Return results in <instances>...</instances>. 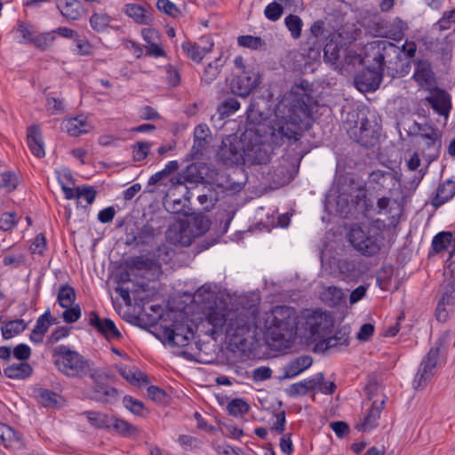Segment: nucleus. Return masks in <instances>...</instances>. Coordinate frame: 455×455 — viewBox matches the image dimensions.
<instances>
[{"label": "nucleus", "instance_id": "obj_14", "mask_svg": "<svg viewBox=\"0 0 455 455\" xmlns=\"http://www.w3.org/2000/svg\"><path fill=\"white\" fill-rule=\"evenodd\" d=\"M231 311L218 305L208 307L205 322L212 325V329L208 331L212 336L222 331L224 325L228 323V314Z\"/></svg>", "mask_w": 455, "mask_h": 455}, {"label": "nucleus", "instance_id": "obj_54", "mask_svg": "<svg viewBox=\"0 0 455 455\" xmlns=\"http://www.w3.org/2000/svg\"><path fill=\"white\" fill-rule=\"evenodd\" d=\"M197 200L204 211L210 212L218 201V198L213 190L208 189L207 193L199 195Z\"/></svg>", "mask_w": 455, "mask_h": 455}, {"label": "nucleus", "instance_id": "obj_11", "mask_svg": "<svg viewBox=\"0 0 455 455\" xmlns=\"http://www.w3.org/2000/svg\"><path fill=\"white\" fill-rule=\"evenodd\" d=\"M261 83V77L259 72L254 69H244L235 75L230 82L231 92L236 96L246 98Z\"/></svg>", "mask_w": 455, "mask_h": 455}, {"label": "nucleus", "instance_id": "obj_24", "mask_svg": "<svg viewBox=\"0 0 455 455\" xmlns=\"http://www.w3.org/2000/svg\"><path fill=\"white\" fill-rule=\"evenodd\" d=\"M204 167L201 164L193 163L186 167L182 172L175 178L173 183L186 184V183H200L204 180V173L203 172Z\"/></svg>", "mask_w": 455, "mask_h": 455}, {"label": "nucleus", "instance_id": "obj_18", "mask_svg": "<svg viewBox=\"0 0 455 455\" xmlns=\"http://www.w3.org/2000/svg\"><path fill=\"white\" fill-rule=\"evenodd\" d=\"M0 444L13 451H20L25 447L21 435L4 423H0Z\"/></svg>", "mask_w": 455, "mask_h": 455}, {"label": "nucleus", "instance_id": "obj_25", "mask_svg": "<svg viewBox=\"0 0 455 455\" xmlns=\"http://www.w3.org/2000/svg\"><path fill=\"white\" fill-rule=\"evenodd\" d=\"M427 100L438 115L448 116L451 103V97L446 92L438 90L430 97H427Z\"/></svg>", "mask_w": 455, "mask_h": 455}, {"label": "nucleus", "instance_id": "obj_8", "mask_svg": "<svg viewBox=\"0 0 455 455\" xmlns=\"http://www.w3.org/2000/svg\"><path fill=\"white\" fill-rule=\"evenodd\" d=\"M442 343L436 342L423 357L412 381L415 389H423L436 373Z\"/></svg>", "mask_w": 455, "mask_h": 455}, {"label": "nucleus", "instance_id": "obj_64", "mask_svg": "<svg viewBox=\"0 0 455 455\" xmlns=\"http://www.w3.org/2000/svg\"><path fill=\"white\" fill-rule=\"evenodd\" d=\"M81 316V308L78 304L72 305L62 313L63 320L68 323H76Z\"/></svg>", "mask_w": 455, "mask_h": 455}, {"label": "nucleus", "instance_id": "obj_49", "mask_svg": "<svg viewBox=\"0 0 455 455\" xmlns=\"http://www.w3.org/2000/svg\"><path fill=\"white\" fill-rule=\"evenodd\" d=\"M84 414L92 426L98 428H110V418L101 412L85 411Z\"/></svg>", "mask_w": 455, "mask_h": 455}, {"label": "nucleus", "instance_id": "obj_47", "mask_svg": "<svg viewBox=\"0 0 455 455\" xmlns=\"http://www.w3.org/2000/svg\"><path fill=\"white\" fill-rule=\"evenodd\" d=\"M55 323H57V319L52 315L50 309H47L37 318L34 329L42 335H45L50 326Z\"/></svg>", "mask_w": 455, "mask_h": 455}, {"label": "nucleus", "instance_id": "obj_17", "mask_svg": "<svg viewBox=\"0 0 455 455\" xmlns=\"http://www.w3.org/2000/svg\"><path fill=\"white\" fill-rule=\"evenodd\" d=\"M243 147L240 141H230L229 139L222 141L218 151L219 158L227 165L239 164L243 159Z\"/></svg>", "mask_w": 455, "mask_h": 455}, {"label": "nucleus", "instance_id": "obj_26", "mask_svg": "<svg viewBox=\"0 0 455 455\" xmlns=\"http://www.w3.org/2000/svg\"><path fill=\"white\" fill-rule=\"evenodd\" d=\"M62 125L63 129L72 137L87 133L92 129V125L87 122V117L83 115L65 120Z\"/></svg>", "mask_w": 455, "mask_h": 455}, {"label": "nucleus", "instance_id": "obj_38", "mask_svg": "<svg viewBox=\"0 0 455 455\" xmlns=\"http://www.w3.org/2000/svg\"><path fill=\"white\" fill-rule=\"evenodd\" d=\"M195 299L197 303L204 304V307L208 309L211 305H217V294L213 291L209 285H203L200 287L195 294Z\"/></svg>", "mask_w": 455, "mask_h": 455}, {"label": "nucleus", "instance_id": "obj_52", "mask_svg": "<svg viewBox=\"0 0 455 455\" xmlns=\"http://www.w3.org/2000/svg\"><path fill=\"white\" fill-rule=\"evenodd\" d=\"M284 23L293 38L297 39L300 36L303 22L299 16L290 14L285 18Z\"/></svg>", "mask_w": 455, "mask_h": 455}, {"label": "nucleus", "instance_id": "obj_4", "mask_svg": "<svg viewBox=\"0 0 455 455\" xmlns=\"http://www.w3.org/2000/svg\"><path fill=\"white\" fill-rule=\"evenodd\" d=\"M53 363L60 372L73 379H83L93 369V363L68 346L60 345L52 349Z\"/></svg>", "mask_w": 455, "mask_h": 455}, {"label": "nucleus", "instance_id": "obj_63", "mask_svg": "<svg viewBox=\"0 0 455 455\" xmlns=\"http://www.w3.org/2000/svg\"><path fill=\"white\" fill-rule=\"evenodd\" d=\"M150 144L148 142L139 141L133 145V159L137 162L142 161L148 156Z\"/></svg>", "mask_w": 455, "mask_h": 455}, {"label": "nucleus", "instance_id": "obj_9", "mask_svg": "<svg viewBox=\"0 0 455 455\" xmlns=\"http://www.w3.org/2000/svg\"><path fill=\"white\" fill-rule=\"evenodd\" d=\"M88 376L93 385L90 398L104 403H113L118 399V390L107 383L108 375L99 368H93Z\"/></svg>", "mask_w": 455, "mask_h": 455}, {"label": "nucleus", "instance_id": "obj_7", "mask_svg": "<svg viewBox=\"0 0 455 455\" xmlns=\"http://www.w3.org/2000/svg\"><path fill=\"white\" fill-rule=\"evenodd\" d=\"M303 318L305 330L310 332L315 341L331 334L333 331V317L326 311L306 310Z\"/></svg>", "mask_w": 455, "mask_h": 455}, {"label": "nucleus", "instance_id": "obj_33", "mask_svg": "<svg viewBox=\"0 0 455 455\" xmlns=\"http://www.w3.org/2000/svg\"><path fill=\"white\" fill-rule=\"evenodd\" d=\"M413 76L415 80L422 86L432 85L434 80L433 71L427 62L419 60L417 62Z\"/></svg>", "mask_w": 455, "mask_h": 455}, {"label": "nucleus", "instance_id": "obj_56", "mask_svg": "<svg viewBox=\"0 0 455 455\" xmlns=\"http://www.w3.org/2000/svg\"><path fill=\"white\" fill-rule=\"evenodd\" d=\"M17 31L22 37L20 43L32 44V40L36 36L32 25L19 21L17 24Z\"/></svg>", "mask_w": 455, "mask_h": 455}, {"label": "nucleus", "instance_id": "obj_35", "mask_svg": "<svg viewBox=\"0 0 455 455\" xmlns=\"http://www.w3.org/2000/svg\"><path fill=\"white\" fill-rule=\"evenodd\" d=\"M32 371V367L28 363L21 362L9 365L4 371L9 379H21L29 377Z\"/></svg>", "mask_w": 455, "mask_h": 455}, {"label": "nucleus", "instance_id": "obj_16", "mask_svg": "<svg viewBox=\"0 0 455 455\" xmlns=\"http://www.w3.org/2000/svg\"><path fill=\"white\" fill-rule=\"evenodd\" d=\"M340 346H348V334L342 330L337 331L333 335L331 333L315 341L314 351L324 354Z\"/></svg>", "mask_w": 455, "mask_h": 455}, {"label": "nucleus", "instance_id": "obj_32", "mask_svg": "<svg viewBox=\"0 0 455 455\" xmlns=\"http://www.w3.org/2000/svg\"><path fill=\"white\" fill-rule=\"evenodd\" d=\"M119 374L132 385L141 386L149 383V378L147 374L137 368L127 366L121 367L118 370Z\"/></svg>", "mask_w": 455, "mask_h": 455}, {"label": "nucleus", "instance_id": "obj_58", "mask_svg": "<svg viewBox=\"0 0 455 455\" xmlns=\"http://www.w3.org/2000/svg\"><path fill=\"white\" fill-rule=\"evenodd\" d=\"M124 407L135 415H141L144 411V403L131 395H125L123 400Z\"/></svg>", "mask_w": 455, "mask_h": 455}, {"label": "nucleus", "instance_id": "obj_41", "mask_svg": "<svg viewBox=\"0 0 455 455\" xmlns=\"http://www.w3.org/2000/svg\"><path fill=\"white\" fill-rule=\"evenodd\" d=\"M76 299V291L73 287L68 284H63L60 287L57 300L63 308L71 307Z\"/></svg>", "mask_w": 455, "mask_h": 455}, {"label": "nucleus", "instance_id": "obj_3", "mask_svg": "<svg viewBox=\"0 0 455 455\" xmlns=\"http://www.w3.org/2000/svg\"><path fill=\"white\" fill-rule=\"evenodd\" d=\"M400 50L394 43L377 40L370 44L366 60L370 66L358 73L354 79L355 86L362 92L376 91L382 81L387 63L391 64V57H399Z\"/></svg>", "mask_w": 455, "mask_h": 455}, {"label": "nucleus", "instance_id": "obj_43", "mask_svg": "<svg viewBox=\"0 0 455 455\" xmlns=\"http://www.w3.org/2000/svg\"><path fill=\"white\" fill-rule=\"evenodd\" d=\"M179 169V163L176 160L170 161L163 170L156 172L149 178L148 185H156L168 178L172 172Z\"/></svg>", "mask_w": 455, "mask_h": 455}, {"label": "nucleus", "instance_id": "obj_36", "mask_svg": "<svg viewBox=\"0 0 455 455\" xmlns=\"http://www.w3.org/2000/svg\"><path fill=\"white\" fill-rule=\"evenodd\" d=\"M27 328V323L23 319H16L6 322L1 328L2 335L4 339H9L15 335L21 333Z\"/></svg>", "mask_w": 455, "mask_h": 455}, {"label": "nucleus", "instance_id": "obj_46", "mask_svg": "<svg viewBox=\"0 0 455 455\" xmlns=\"http://www.w3.org/2000/svg\"><path fill=\"white\" fill-rule=\"evenodd\" d=\"M271 179L275 186H283L291 180V174L287 166L280 164L271 172Z\"/></svg>", "mask_w": 455, "mask_h": 455}, {"label": "nucleus", "instance_id": "obj_15", "mask_svg": "<svg viewBox=\"0 0 455 455\" xmlns=\"http://www.w3.org/2000/svg\"><path fill=\"white\" fill-rule=\"evenodd\" d=\"M89 324L108 340L117 339L121 337L115 323L108 318H100L95 311L89 314Z\"/></svg>", "mask_w": 455, "mask_h": 455}, {"label": "nucleus", "instance_id": "obj_60", "mask_svg": "<svg viewBox=\"0 0 455 455\" xmlns=\"http://www.w3.org/2000/svg\"><path fill=\"white\" fill-rule=\"evenodd\" d=\"M399 48V50L401 51L400 52V55L399 57H395L394 55L391 57V63H393V61L396 64L398 61H402V57H403V54L405 55L407 57V59H411L412 58L414 55H415V52H416V44L414 42H405L402 48H400L399 46H397Z\"/></svg>", "mask_w": 455, "mask_h": 455}, {"label": "nucleus", "instance_id": "obj_21", "mask_svg": "<svg viewBox=\"0 0 455 455\" xmlns=\"http://www.w3.org/2000/svg\"><path fill=\"white\" fill-rule=\"evenodd\" d=\"M156 230L154 227L149 224H144L140 228L133 230L131 228L126 234V243L129 245H140L148 244L155 237Z\"/></svg>", "mask_w": 455, "mask_h": 455}, {"label": "nucleus", "instance_id": "obj_51", "mask_svg": "<svg viewBox=\"0 0 455 455\" xmlns=\"http://www.w3.org/2000/svg\"><path fill=\"white\" fill-rule=\"evenodd\" d=\"M90 25L92 28L98 32L101 33L104 32L108 27L109 26V23L111 21V19L108 15L103 14V13H93L90 18Z\"/></svg>", "mask_w": 455, "mask_h": 455}, {"label": "nucleus", "instance_id": "obj_40", "mask_svg": "<svg viewBox=\"0 0 455 455\" xmlns=\"http://www.w3.org/2000/svg\"><path fill=\"white\" fill-rule=\"evenodd\" d=\"M342 298V290L335 286H328L321 293L322 300L330 307L339 305Z\"/></svg>", "mask_w": 455, "mask_h": 455}, {"label": "nucleus", "instance_id": "obj_37", "mask_svg": "<svg viewBox=\"0 0 455 455\" xmlns=\"http://www.w3.org/2000/svg\"><path fill=\"white\" fill-rule=\"evenodd\" d=\"M225 60L222 57L216 58L213 62L209 63L202 76V82L210 84L219 76L221 68L225 64Z\"/></svg>", "mask_w": 455, "mask_h": 455}, {"label": "nucleus", "instance_id": "obj_42", "mask_svg": "<svg viewBox=\"0 0 455 455\" xmlns=\"http://www.w3.org/2000/svg\"><path fill=\"white\" fill-rule=\"evenodd\" d=\"M453 235L451 232L442 231L435 235L432 240V248L435 252H441L451 243L453 244Z\"/></svg>", "mask_w": 455, "mask_h": 455}, {"label": "nucleus", "instance_id": "obj_5", "mask_svg": "<svg viewBox=\"0 0 455 455\" xmlns=\"http://www.w3.org/2000/svg\"><path fill=\"white\" fill-rule=\"evenodd\" d=\"M352 246L362 255L371 257L377 255L383 245L384 235L375 227H353L348 234Z\"/></svg>", "mask_w": 455, "mask_h": 455}, {"label": "nucleus", "instance_id": "obj_19", "mask_svg": "<svg viewBox=\"0 0 455 455\" xmlns=\"http://www.w3.org/2000/svg\"><path fill=\"white\" fill-rule=\"evenodd\" d=\"M441 291L442 297L435 309V317L439 322L444 323L448 320L450 313L452 311L455 288L445 286L444 289L441 288Z\"/></svg>", "mask_w": 455, "mask_h": 455}, {"label": "nucleus", "instance_id": "obj_22", "mask_svg": "<svg viewBox=\"0 0 455 455\" xmlns=\"http://www.w3.org/2000/svg\"><path fill=\"white\" fill-rule=\"evenodd\" d=\"M385 399L380 401H373L371 408L368 410L366 415L361 423L356 425V428L359 431L366 432L373 429L378 426V420L380 417V412L384 408Z\"/></svg>", "mask_w": 455, "mask_h": 455}, {"label": "nucleus", "instance_id": "obj_50", "mask_svg": "<svg viewBox=\"0 0 455 455\" xmlns=\"http://www.w3.org/2000/svg\"><path fill=\"white\" fill-rule=\"evenodd\" d=\"M240 108V102L235 98L223 100L218 107V113L221 118L228 117Z\"/></svg>", "mask_w": 455, "mask_h": 455}, {"label": "nucleus", "instance_id": "obj_45", "mask_svg": "<svg viewBox=\"0 0 455 455\" xmlns=\"http://www.w3.org/2000/svg\"><path fill=\"white\" fill-rule=\"evenodd\" d=\"M110 427H113L116 433L124 436H130L137 433V429L134 426L124 419L115 417L110 418Z\"/></svg>", "mask_w": 455, "mask_h": 455}, {"label": "nucleus", "instance_id": "obj_6", "mask_svg": "<svg viewBox=\"0 0 455 455\" xmlns=\"http://www.w3.org/2000/svg\"><path fill=\"white\" fill-rule=\"evenodd\" d=\"M252 326L253 320L247 310L231 311L228 314V323L225 329L226 335L232 345L236 347H243Z\"/></svg>", "mask_w": 455, "mask_h": 455}, {"label": "nucleus", "instance_id": "obj_1", "mask_svg": "<svg viewBox=\"0 0 455 455\" xmlns=\"http://www.w3.org/2000/svg\"><path fill=\"white\" fill-rule=\"evenodd\" d=\"M309 84L306 80L294 84L289 95L276 107V116L282 118L278 132L288 140L297 141L303 129H307L313 120L315 101L309 93Z\"/></svg>", "mask_w": 455, "mask_h": 455}, {"label": "nucleus", "instance_id": "obj_39", "mask_svg": "<svg viewBox=\"0 0 455 455\" xmlns=\"http://www.w3.org/2000/svg\"><path fill=\"white\" fill-rule=\"evenodd\" d=\"M195 299L197 303L204 304V307L208 309L211 305H217V294L213 291L209 285H203L200 287L195 294Z\"/></svg>", "mask_w": 455, "mask_h": 455}, {"label": "nucleus", "instance_id": "obj_59", "mask_svg": "<svg viewBox=\"0 0 455 455\" xmlns=\"http://www.w3.org/2000/svg\"><path fill=\"white\" fill-rule=\"evenodd\" d=\"M209 134L210 129L206 124H201L196 125L194 131L195 144L198 147H203L207 142L206 139Z\"/></svg>", "mask_w": 455, "mask_h": 455}, {"label": "nucleus", "instance_id": "obj_48", "mask_svg": "<svg viewBox=\"0 0 455 455\" xmlns=\"http://www.w3.org/2000/svg\"><path fill=\"white\" fill-rule=\"evenodd\" d=\"M36 397L44 407H54L57 404L58 395L46 388H39L36 391Z\"/></svg>", "mask_w": 455, "mask_h": 455}, {"label": "nucleus", "instance_id": "obj_44", "mask_svg": "<svg viewBox=\"0 0 455 455\" xmlns=\"http://www.w3.org/2000/svg\"><path fill=\"white\" fill-rule=\"evenodd\" d=\"M56 40L55 35L52 31L40 33L35 36L32 40V44L40 51L49 50Z\"/></svg>", "mask_w": 455, "mask_h": 455}, {"label": "nucleus", "instance_id": "obj_57", "mask_svg": "<svg viewBox=\"0 0 455 455\" xmlns=\"http://www.w3.org/2000/svg\"><path fill=\"white\" fill-rule=\"evenodd\" d=\"M283 10V5L275 0L266 6L264 13L269 20L275 21L281 18Z\"/></svg>", "mask_w": 455, "mask_h": 455}, {"label": "nucleus", "instance_id": "obj_31", "mask_svg": "<svg viewBox=\"0 0 455 455\" xmlns=\"http://www.w3.org/2000/svg\"><path fill=\"white\" fill-rule=\"evenodd\" d=\"M208 45L201 46L198 44L184 42L181 44L183 52L187 56L194 61L200 62L206 53L212 51L213 47L212 42H207Z\"/></svg>", "mask_w": 455, "mask_h": 455}, {"label": "nucleus", "instance_id": "obj_34", "mask_svg": "<svg viewBox=\"0 0 455 455\" xmlns=\"http://www.w3.org/2000/svg\"><path fill=\"white\" fill-rule=\"evenodd\" d=\"M125 13L139 24H149L153 20L150 12L143 6L135 4H127L125 6Z\"/></svg>", "mask_w": 455, "mask_h": 455}, {"label": "nucleus", "instance_id": "obj_62", "mask_svg": "<svg viewBox=\"0 0 455 455\" xmlns=\"http://www.w3.org/2000/svg\"><path fill=\"white\" fill-rule=\"evenodd\" d=\"M444 280L441 284V288L445 286L455 288V260L449 263L443 271Z\"/></svg>", "mask_w": 455, "mask_h": 455}, {"label": "nucleus", "instance_id": "obj_28", "mask_svg": "<svg viewBox=\"0 0 455 455\" xmlns=\"http://www.w3.org/2000/svg\"><path fill=\"white\" fill-rule=\"evenodd\" d=\"M343 54H345V50L341 45L333 40H331L324 46V60L334 66L335 68H340L342 67L341 58Z\"/></svg>", "mask_w": 455, "mask_h": 455}, {"label": "nucleus", "instance_id": "obj_61", "mask_svg": "<svg viewBox=\"0 0 455 455\" xmlns=\"http://www.w3.org/2000/svg\"><path fill=\"white\" fill-rule=\"evenodd\" d=\"M238 44L252 50H257L262 46L263 41L260 37L253 36H241L237 39Z\"/></svg>", "mask_w": 455, "mask_h": 455}, {"label": "nucleus", "instance_id": "obj_27", "mask_svg": "<svg viewBox=\"0 0 455 455\" xmlns=\"http://www.w3.org/2000/svg\"><path fill=\"white\" fill-rule=\"evenodd\" d=\"M454 196L455 181L448 179L438 185L435 196L432 198V204L435 207H439L451 200Z\"/></svg>", "mask_w": 455, "mask_h": 455}, {"label": "nucleus", "instance_id": "obj_13", "mask_svg": "<svg viewBox=\"0 0 455 455\" xmlns=\"http://www.w3.org/2000/svg\"><path fill=\"white\" fill-rule=\"evenodd\" d=\"M163 336L170 346L183 347L194 338V332L189 326L174 323L164 328Z\"/></svg>", "mask_w": 455, "mask_h": 455}, {"label": "nucleus", "instance_id": "obj_12", "mask_svg": "<svg viewBox=\"0 0 455 455\" xmlns=\"http://www.w3.org/2000/svg\"><path fill=\"white\" fill-rule=\"evenodd\" d=\"M410 130L426 140L427 149L434 148L435 150V154L428 155L429 163L435 160L441 148V135L438 130L427 123L419 124L416 121L413 122Z\"/></svg>", "mask_w": 455, "mask_h": 455}, {"label": "nucleus", "instance_id": "obj_55", "mask_svg": "<svg viewBox=\"0 0 455 455\" xmlns=\"http://www.w3.org/2000/svg\"><path fill=\"white\" fill-rule=\"evenodd\" d=\"M18 180L16 175L12 172H4L0 173V188H4L7 192H12L17 187Z\"/></svg>", "mask_w": 455, "mask_h": 455}, {"label": "nucleus", "instance_id": "obj_20", "mask_svg": "<svg viewBox=\"0 0 455 455\" xmlns=\"http://www.w3.org/2000/svg\"><path fill=\"white\" fill-rule=\"evenodd\" d=\"M27 143L35 156L43 158L45 156L43 134L38 124H32L28 127Z\"/></svg>", "mask_w": 455, "mask_h": 455}, {"label": "nucleus", "instance_id": "obj_10", "mask_svg": "<svg viewBox=\"0 0 455 455\" xmlns=\"http://www.w3.org/2000/svg\"><path fill=\"white\" fill-rule=\"evenodd\" d=\"M380 131L381 127L375 121L362 118L359 124L350 128L348 134L361 146L373 147L379 142Z\"/></svg>", "mask_w": 455, "mask_h": 455}, {"label": "nucleus", "instance_id": "obj_2", "mask_svg": "<svg viewBox=\"0 0 455 455\" xmlns=\"http://www.w3.org/2000/svg\"><path fill=\"white\" fill-rule=\"evenodd\" d=\"M298 315L294 307L275 306L259 319L256 327L264 334L267 344L276 350L291 346L297 333Z\"/></svg>", "mask_w": 455, "mask_h": 455}, {"label": "nucleus", "instance_id": "obj_29", "mask_svg": "<svg viewBox=\"0 0 455 455\" xmlns=\"http://www.w3.org/2000/svg\"><path fill=\"white\" fill-rule=\"evenodd\" d=\"M313 359L309 355H301L288 363L284 370V377L291 379L307 370L312 365Z\"/></svg>", "mask_w": 455, "mask_h": 455}, {"label": "nucleus", "instance_id": "obj_53", "mask_svg": "<svg viewBox=\"0 0 455 455\" xmlns=\"http://www.w3.org/2000/svg\"><path fill=\"white\" fill-rule=\"evenodd\" d=\"M227 409L230 415L236 417L246 414L250 409V406L243 399L235 398L228 403Z\"/></svg>", "mask_w": 455, "mask_h": 455}, {"label": "nucleus", "instance_id": "obj_30", "mask_svg": "<svg viewBox=\"0 0 455 455\" xmlns=\"http://www.w3.org/2000/svg\"><path fill=\"white\" fill-rule=\"evenodd\" d=\"M268 146L263 144L253 145L250 149H243L245 156L248 161L253 164H266L270 161L271 154L268 150Z\"/></svg>", "mask_w": 455, "mask_h": 455}, {"label": "nucleus", "instance_id": "obj_23", "mask_svg": "<svg viewBox=\"0 0 455 455\" xmlns=\"http://www.w3.org/2000/svg\"><path fill=\"white\" fill-rule=\"evenodd\" d=\"M56 7L63 17L70 20H79L84 12L79 0H57Z\"/></svg>", "mask_w": 455, "mask_h": 455}]
</instances>
